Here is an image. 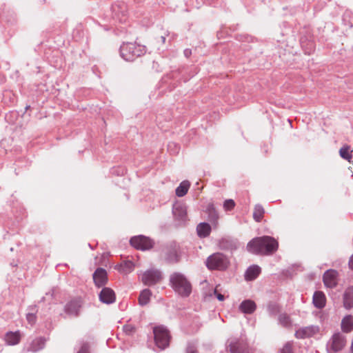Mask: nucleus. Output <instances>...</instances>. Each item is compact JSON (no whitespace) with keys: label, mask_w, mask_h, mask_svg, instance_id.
I'll return each instance as SVG.
<instances>
[{"label":"nucleus","mask_w":353,"mask_h":353,"mask_svg":"<svg viewBox=\"0 0 353 353\" xmlns=\"http://www.w3.org/2000/svg\"><path fill=\"white\" fill-rule=\"evenodd\" d=\"M278 247V242L269 236L254 238L247 245L248 252L261 255L272 254L277 250Z\"/></svg>","instance_id":"obj_1"},{"label":"nucleus","mask_w":353,"mask_h":353,"mask_svg":"<svg viewBox=\"0 0 353 353\" xmlns=\"http://www.w3.org/2000/svg\"><path fill=\"white\" fill-rule=\"evenodd\" d=\"M172 286L180 296H188L192 292V285L188 280L182 274H173L170 277Z\"/></svg>","instance_id":"obj_2"},{"label":"nucleus","mask_w":353,"mask_h":353,"mask_svg":"<svg viewBox=\"0 0 353 353\" xmlns=\"http://www.w3.org/2000/svg\"><path fill=\"white\" fill-rule=\"evenodd\" d=\"M120 52L125 60L132 61L145 52V48L136 42H127L121 46Z\"/></svg>","instance_id":"obj_3"},{"label":"nucleus","mask_w":353,"mask_h":353,"mask_svg":"<svg viewBox=\"0 0 353 353\" xmlns=\"http://www.w3.org/2000/svg\"><path fill=\"white\" fill-rule=\"evenodd\" d=\"M229 260L223 254L216 252L208 257L206 266L209 270H224L229 265Z\"/></svg>","instance_id":"obj_4"},{"label":"nucleus","mask_w":353,"mask_h":353,"mask_svg":"<svg viewBox=\"0 0 353 353\" xmlns=\"http://www.w3.org/2000/svg\"><path fill=\"white\" fill-rule=\"evenodd\" d=\"M156 345L161 350L169 345L170 336L169 331L163 326H157L153 330Z\"/></svg>","instance_id":"obj_5"},{"label":"nucleus","mask_w":353,"mask_h":353,"mask_svg":"<svg viewBox=\"0 0 353 353\" xmlns=\"http://www.w3.org/2000/svg\"><path fill=\"white\" fill-rule=\"evenodd\" d=\"M130 244L137 250H146L152 248L154 243L150 238L141 235L132 237Z\"/></svg>","instance_id":"obj_6"},{"label":"nucleus","mask_w":353,"mask_h":353,"mask_svg":"<svg viewBox=\"0 0 353 353\" xmlns=\"http://www.w3.org/2000/svg\"><path fill=\"white\" fill-rule=\"evenodd\" d=\"M161 279V272L157 270H149L141 276L142 282L146 285H152Z\"/></svg>","instance_id":"obj_7"},{"label":"nucleus","mask_w":353,"mask_h":353,"mask_svg":"<svg viewBox=\"0 0 353 353\" xmlns=\"http://www.w3.org/2000/svg\"><path fill=\"white\" fill-rule=\"evenodd\" d=\"M346 344L345 337L341 333L334 334L330 340V349L334 352L341 351Z\"/></svg>","instance_id":"obj_8"},{"label":"nucleus","mask_w":353,"mask_h":353,"mask_svg":"<svg viewBox=\"0 0 353 353\" xmlns=\"http://www.w3.org/2000/svg\"><path fill=\"white\" fill-rule=\"evenodd\" d=\"M319 331V329L317 326L311 325V326L304 327H301L296 331L295 336L297 339L309 338V337L314 336L316 333H318Z\"/></svg>","instance_id":"obj_9"},{"label":"nucleus","mask_w":353,"mask_h":353,"mask_svg":"<svg viewBox=\"0 0 353 353\" xmlns=\"http://www.w3.org/2000/svg\"><path fill=\"white\" fill-rule=\"evenodd\" d=\"M93 280L98 288L105 285L108 281V275L105 270L101 268H97L93 274Z\"/></svg>","instance_id":"obj_10"},{"label":"nucleus","mask_w":353,"mask_h":353,"mask_svg":"<svg viewBox=\"0 0 353 353\" xmlns=\"http://www.w3.org/2000/svg\"><path fill=\"white\" fill-rule=\"evenodd\" d=\"M338 272L334 270L326 271L323 275V282L326 287L334 288L337 284Z\"/></svg>","instance_id":"obj_11"},{"label":"nucleus","mask_w":353,"mask_h":353,"mask_svg":"<svg viewBox=\"0 0 353 353\" xmlns=\"http://www.w3.org/2000/svg\"><path fill=\"white\" fill-rule=\"evenodd\" d=\"M99 299L103 303H112L115 301V294L112 289L104 288L99 294Z\"/></svg>","instance_id":"obj_12"},{"label":"nucleus","mask_w":353,"mask_h":353,"mask_svg":"<svg viewBox=\"0 0 353 353\" xmlns=\"http://www.w3.org/2000/svg\"><path fill=\"white\" fill-rule=\"evenodd\" d=\"M231 353H252L245 343L236 341L230 344Z\"/></svg>","instance_id":"obj_13"},{"label":"nucleus","mask_w":353,"mask_h":353,"mask_svg":"<svg viewBox=\"0 0 353 353\" xmlns=\"http://www.w3.org/2000/svg\"><path fill=\"white\" fill-rule=\"evenodd\" d=\"M81 307V301L80 300H74L68 303L65 306V311L70 315H77Z\"/></svg>","instance_id":"obj_14"},{"label":"nucleus","mask_w":353,"mask_h":353,"mask_svg":"<svg viewBox=\"0 0 353 353\" xmlns=\"http://www.w3.org/2000/svg\"><path fill=\"white\" fill-rule=\"evenodd\" d=\"M5 341L8 345H14L18 344L21 340V334L19 331L9 332L5 335Z\"/></svg>","instance_id":"obj_15"},{"label":"nucleus","mask_w":353,"mask_h":353,"mask_svg":"<svg viewBox=\"0 0 353 353\" xmlns=\"http://www.w3.org/2000/svg\"><path fill=\"white\" fill-rule=\"evenodd\" d=\"M256 304L251 300H245L239 305V310L245 314H252L256 310Z\"/></svg>","instance_id":"obj_16"},{"label":"nucleus","mask_w":353,"mask_h":353,"mask_svg":"<svg viewBox=\"0 0 353 353\" xmlns=\"http://www.w3.org/2000/svg\"><path fill=\"white\" fill-rule=\"evenodd\" d=\"M343 305L346 309L353 307V286L346 289L343 296Z\"/></svg>","instance_id":"obj_17"},{"label":"nucleus","mask_w":353,"mask_h":353,"mask_svg":"<svg viewBox=\"0 0 353 353\" xmlns=\"http://www.w3.org/2000/svg\"><path fill=\"white\" fill-rule=\"evenodd\" d=\"M313 303L317 308H323L325 305L326 298L323 292L317 291L314 294Z\"/></svg>","instance_id":"obj_18"},{"label":"nucleus","mask_w":353,"mask_h":353,"mask_svg":"<svg viewBox=\"0 0 353 353\" xmlns=\"http://www.w3.org/2000/svg\"><path fill=\"white\" fill-rule=\"evenodd\" d=\"M46 340L42 337L34 339L28 347V351L37 352L44 347Z\"/></svg>","instance_id":"obj_19"},{"label":"nucleus","mask_w":353,"mask_h":353,"mask_svg":"<svg viewBox=\"0 0 353 353\" xmlns=\"http://www.w3.org/2000/svg\"><path fill=\"white\" fill-rule=\"evenodd\" d=\"M341 330L343 332H350L353 330V316H345L341 321Z\"/></svg>","instance_id":"obj_20"},{"label":"nucleus","mask_w":353,"mask_h":353,"mask_svg":"<svg viewBox=\"0 0 353 353\" xmlns=\"http://www.w3.org/2000/svg\"><path fill=\"white\" fill-rule=\"evenodd\" d=\"M173 213L176 216L182 219L186 214V208L179 201H176L173 205Z\"/></svg>","instance_id":"obj_21"},{"label":"nucleus","mask_w":353,"mask_h":353,"mask_svg":"<svg viewBox=\"0 0 353 353\" xmlns=\"http://www.w3.org/2000/svg\"><path fill=\"white\" fill-rule=\"evenodd\" d=\"M190 187V183L188 180H184L176 188L175 193L178 197L184 196Z\"/></svg>","instance_id":"obj_22"},{"label":"nucleus","mask_w":353,"mask_h":353,"mask_svg":"<svg viewBox=\"0 0 353 353\" xmlns=\"http://www.w3.org/2000/svg\"><path fill=\"white\" fill-rule=\"evenodd\" d=\"M261 272V268L257 265L250 267L245 272V279L252 281L255 279Z\"/></svg>","instance_id":"obj_23"},{"label":"nucleus","mask_w":353,"mask_h":353,"mask_svg":"<svg viewBox=\"0 0 353 353\" xmlns=\"http://www.w3.org/2000/svg\"><path fill=\"white\" fill-rule=\"evenodd\" d=\"M197 234L200 237L208 236L211 231V227L206 223H201L196 228Z\"/></svg>","instance_id":"obj_24"},{"label":"nucleus","mask_w":353,"mask_h":353,"mask_svg":"<svg viewBox=\"0 0 353 353\" xmlns=\"http://www.w3.org/2000/svg\"><path fill=\"white\" fill-rule=\"evenodd\" d=\"M152 293L150 290L145 289L140 293L139 296V303L141 305H145L150 301Z\"/></svg>","instance_id":"obj_25"},{"label":"nucleus","mask_w":353,"mask_h":353,"mask_svg":"<svg viewBox=\"0 0 353 353\" xmlns=\"http://www.w3.org/2000/svg\"><path fill=\"white\" fill-rule=\"evenodd\" d=\"M264 214H265V210H264V208L261 205H256L254 207V212H253V218L256 221H257V222L261 221L263 217Z\"/></svg>","instance_id":"obj_26"},{"label":"nucleus","mask_w":353,"mask_h":353,"mask_svg":"<svg viewBox=\"0 0 353 353\" xmlns=\"http://www.w3.org/2000/svg\"><path fill=\"white\" fill-rule=\"evenodd\" d=\"M352 150H350V147L347 145L342 147L339 151L340 156L348 161H350V159H352Z\"/></svg>","instance_id":"obj_27"},{"label":"nucleus","mask_w":353,"mask_h":353,"mask_svg":"<svg viewBox=\"0 0 353 353\" xmlns=\"http://www.w3.org/2000/svg\"><path fill=\"white\" fill-rule=\"evenodd\" d=\"M279 321L281 325L285 327H290L292 325L290 317L286 313H283L279 315Z\"/></svg>","instance_id":"obj_28"},{"label":"nucleus","mask_w":353,"mask_h":353,"mask_svg":"<svg viewBox=\"0 0 353 353\" xmlns=\"http://www.w3.org/2000/svg\"><path fill=\"white\" fill-rule=\"evenodd\" d=\"M134 269V264L132 261H125L120 265L119 271L122 273L127 274Z\"/></svg>","instance_id":"obj_29"},{"label":"nucleus","mask_w":353,"mask_h":353,"mask_svg":"<svg viewBox=\"0 0 353 353\" xmlns=\"http://www.w3.org/2000/svg\"><path fill=\"white\" fill-rule=\"evenodd\" d=\"M206 212L208 213L209 220L212 222H216L218 219V214L212 205L207 208Z\"/></svg>","instance_id":"obj_30"},{"label":"nucleus","mask_w":353,"mask_h":353,"mask_svg":"<svg viewBox=\"0 0 353 353\" xmlns=\"http://www.w3.org/2000/svg\"><path fill=\"white\" fill-rule=\"evenodd\" d=\"M235 203L234 200H225L223 203V208L225 210H231L234 207Z\"/></svg>","instance_id":"obj_31"},{"label":"nucleus","mask_w":353,"mask_h":353,"mask_svg":"<svg viewBox=\"0 0 353 353\" xmlns=\"http://www.w3.org/2000/svg\"><path fill=\"white\" fill-rule=\"evenodd\" d=\"M124 332L127 334H132L135 332V327L132 325L128 324L123 326Z\"/></svg>","instance_id":"obj_32"},{"label":"nucleus","mask_w":353,"mask_h":353,"mask_svg":"<svg viewBox=\"0 0 353 353\" xmlns=\"http://www.w3.org/2000/svg\"><path fill=\"white\" fill-rule=\"evenodd\" d=\"M281 353H293L292 344L287 343L281 350Z\"/></svg>","instance_id":"obj_33"},{"label":"nucleus","mask_w":353,"mask_h":353,"mask_svg":"<svg viewBox=\"0 0 353 353\" xmlns=\"http://www.w3.org/2000/svg\"><path fill=\"white\" fill-rule=\"evenodd\" d=\"M269 310L271 314H276L280 312V307L276 304H272L270 305Z\"/></svg>","instance_id":"obj_34"},{"label":"nucleus","mask_w":353,"mask_h":353,"mask_svg":"<svg viewBox=\"0 0 353 353\" xmlns=\"http://www.w3.org/2000/svg\"><path fill=\"white\" fill-rule=\"evenodd\" d=\"M218 287L219 286H216L215 288L214 291V294L216 296V298L218 299L219 301H223L224 300L225 297H224V295L221 294V293H219L218 292Z\"/></svg>","instance_id":"obj_35"},{"label":"nucleus","mask_w":353,"mask_h":353,"mask_svg":"<svg viewBox=\"0 0 353 353\" xmlns=\"http://www.w3.org/2000/svg\"><path fill=\"white\" fill-rule=\"evenodd\" d=\"M26 318L27 321L31 324H34L36 321V316L33 314H28Z\"/></svg>","instance_id":"obj_36"},{"label":"nucleus","mask_w":353,"mask_h":353,"mask_svg":"<svg viewBox=\"0 0 353 353\" xmlns=\"http://www.w3.org/2000/svg\"><path fill=\"white\" fill-rule=\"evenodd\" d=\"M78 353H89V346L88 344H83Z\"/></svg>","instance_id":"obj_37"},{"label":"nucleus","mask_w":353,"mask_h":353,"mask_svg":"<svg viewBox=\"0 0 353 353\" xmlns=\"http://www.w3.org/2000/svg\"><path fill=\"white\" fill-rule=\"evenodd\" d=\"M184 54L186 57H190V55L192 54V50L190 49H185L184 50Z\"/></svg>","instance_id":"obj_38"},{"label":"nucleus","mask_w":353,"mask_h":353,"mask_svg":"<svg viewBox=\"0 0 353 353\" xmlns=\"http://www.w3.org/2000/svg\"><path fill=\"white\" fill-rule=\"evenodd\" d=\"M227 241L224 239H221L219 242V247L221 248H225V245H224V243L226 242Z\"/></svg>","instance_id":"obj_39"},{"label":"nucleus","mask_w":353,"mask_h":353,"mask_svg":"<svg viewBox=\"0 0 353 353\" xmlns=\"http://www.w3.org/2000/svg\"><path fill=\"white\" fill-rule=\"evenodd\" d=\"M349 267H350V269L353 270V254H352V256L350 259Z\"/></svg>","instance_id":"obj_40"},{"label":"nucleus","mask_w":353,"mask_h":353,"mask_svg":"<svg viewBox=\"0 0 353 353\" xmlns=\"http://www.w3.org/2000/svg\"><path fill=\"white\" fill-rule=\"evenodd\" d=\"M187 353H196V350L193 347H190L188 349Z\"/></svg>","instance_id":"obj_41"},{"label":"nucleus","mask_w":353,"mask_h":353,"mask_svg":"<svg viewBox=\"0 0 353 353\" xmlns=\"http://www.w3.org/2000/svg\"><path fill=\"white\" fill-rule=\"evenodd\" d=\"M351 350H352V352L353 353V340H352V345H351Z\"/></svg>","instance_id":"obj_42"},{"label":"nucleus","mask_w":353,"mask_h":353,"mask_svg":"<svg viewBox=\"0 0 353 353\" xmlns=\"http://www.w3.org/2000/svg\"><path fill=\"white\" fill-rule=\"evenodd\" d=\"M29 108H30V105H27V106L26 107V110H28Z\"/></svg>","instance_id":"obj_43"}]
</instances>
